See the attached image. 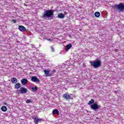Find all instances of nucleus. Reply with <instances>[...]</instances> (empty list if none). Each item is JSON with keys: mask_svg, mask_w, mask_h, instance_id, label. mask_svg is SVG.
Returning <instances> with one entry per match:
<instances>
[{"mask_svg": "<svg viewBox=\"0 0 124 124\" xmlns=\"http://www.w3.org/2000/svg\"><path fill=\"white\" fill-rule=\"evenodd\" d=\"M54 12L55 11L54 10H44V14L42 16V18L47 20V18H50V19H53L54 18Z\"/></svg>", "mask_w": 124, "mask_h": 124, "instance_id": "obj_1", "label": "nucleus"}, {"mask_svg": "<svg viewBox=\"0 0 124 124\" xmlns=\"http://www.w3.org/2000/svg\"><path fill=\"white\" fill-rule=\"evenodd\" d=\"M90 63H91V65L94 67V68H97L101 65V60L96 59L94 61H90Z\"/></svg>", "mask_w": 124, "mask_h": 124, "instance_id": "obj_2", "label": "nucleus"}, {"mask_svg": "<svg viewBox=\"0 0 124 124\" xmlns=\"http://www.w3.org/2000/svg\"><path fill=\"white\" fill-rule=\"evenodd\" d=\"M113 7L115 9L119 10L120 12H123L124 10V4L123 3H120L118 5L114 4Z\"/></svg>", "mask_w": 124, "mask_h": 124, "instance_id": "obj_3", "label": "nucleus"}, {"mask_svg": "<svg viewBox=\"0 0 124 124\" xmlns=\"http://www.w3.org/2000/svg\"><path fill=\"white\" fill-rule=\"evenodd\" d=\"M32 119H33L35 124H38L39 123H42V122H44V120L41 118H38L37 117H32Z\"/></svg>", "mask_w": 124, "mask_h": 124, "instance_id": "obj_4", "label": "nucleus"}, {"mask_svg": "<svg viewBox=\"0 0 124 124\" xmlns=\"http://www.w3.org/2000/svg\"><path fill=\"white\" fill-rule=\"evenodd\" d=\"M90 107L92 110L95 111V110H97L99 108H100V106L97 105L96 103H94L90 106Z\"/></svg>", "mask_w": 124, "mask_h": 124, "instance_id": "obj_5", "label": "nucleus"}, {"mask_svg": "<svg viewBox=\"0 0 124 124\" xmlns=\"http://www.w3.org/2000/svg\"><path fill=\"white\" fill-rule=\"evenodd\" d=\"M32 82H34V83H37L39 84L40 83V80L36 76H32L31 79Z\"/></svg>", "mask_w": 124, "mask_h": 124, "instance_id": "obj_6", "label": "nucleus"}, {"mask_svg": "<svg viewBox=\"0 0 124 124\" xmlns=\"http://www.w3.org/2000/svg\"><path fill=\"white\" fill-rule=\"evenodd\" d=\"M63 97L66 100H68V99H71V97L70 96V95L67 94V93L64 94L63 95Z\"/></svg>", "mask_w": 124, "mask_h": 124, "instance_id": "obj_7", "label": "nucleus"}, {"mask_svg": "<svg viewBox=\"0 0 124 124\" xmlns=\"http://www.w3.org/2000/svg\"><path fill=\"white\" fill-rule=\"evenodd\" d=\"M28 92V89L27 88H25L24 87H21L20 88V93H27Z\"/></svg>", "mask_w": 124, "mask_h": 124, "instance_id": "obj_8", "label": "nucleus"}, {"mask_svg": "<svg viewBox=\"0 0 124 124\" xmlns=\"http://www.w3.org/2000/svg\"><path fill=\"white\" fill-rule=\"evenodd\" d=\"M18 30H19L20 31H22V32H24V31H26V28L22 25H20L18 27Z\"/></svg>", "mask_w": 124, "mask_h": 124, "instance_id": "obj_9", "label": "nucleus"}, {"mask_svg": "<svg viewBox=\"0 0 124 124\" xmlns=\"http://www.w3.org/2000/svg\"><path fill=\"white\" fill-rule=\"evenodd\" d=\"M21 84H22V85H27L28 84V79H27V78H23L21 81Z\"/></svg>", "mask_w": 124, "mask_h": 124, "instance_id": "obj_10", "label": "nucleus"}, {"mask_svg": "<svg viewBox=\"0 0 124 124\" xmlns=\"http://www.w3.org/2000/svg\"><path fill=\"white\" fill-rule=\"evenodd\" d=\"M11 81L13 84H16L17 82H18V80L16 78H12Z\"/></svg>", "mask_w": 124, "mask_h": 124, "instance_id": "obj_11", "label": "nucleus"}, {"mask_svg": "<svg viewBox=\"0 0 124 124\" xmlns=\"http://www.w3.org/2000/svg\"><path fill=\"white\" fill-rule=\"evenodd\" d=\"M52 114L53 115H59V114H60V111H59V110L57 109H54L53 111H52Z\"/></svg>", "mask_w": 124, "mask_h": 124, "instance_id": "obj_12", "label": "nucleus"}, {"mask_svg": "<svg viewBox=\"0 0 124 124\" xmlns=\"http://www.w3.org/2000/svg\"><path fill=\"white\" fill-rule=\"evenodd\" d=\"M71 47H72V45H71V44H68L66 46V48H65L66 52H67L68 50H69V49L71 48Z\"/></svg>", "mask_w": 124, "mask_h": 124, "instance_id": "obj_13", "label": "nucleus"}, {"mask_svg": "<svg viewBox=\"0 0 124 124\" xmlns=\"http://www.w3.org/2000/svg\"><path fill=\"white\" fill-rule=\"evenodd\" d=\"M20 88H21V84L19 83L16 84L15 85V89L18 90V89H20Z\"/></svg>", "mask_w": 124, "mask_h": 124, "instance_id": "obj_14", "label": "nucleus"}, {"mask_svg": "<svg viewBox=\"0 0 124 124\" xmlns=\"http://www.w3.org/2000/svg\"><path fill=\"white\" fill-rule=\"evenodd\" d=\"M1 110L2 112H6V111H7V107L4 106H2L1 108Z\"/></svg>", "mask_w": 124, "mask_h": 124, "instance_id": "obj_15", "label": "nucleus"}, {"mask_svg": "<svg viewBox=\"0 0 124 124\" xmlns=\"http://www.w3.org/2000/svg\"><path fill=\"white\" fill-rule=\"evenodd\" d=\"M58 16L60 19H63L64 18V15L62 13L59 14Z\"/></svg>", "mask_w": 124, "mask_h": 124, "instance_id": "obj_16", "label": "nucleus"}, {"mask_svg": "<svg viewBox=\"0 0 124 124\" xmlns=\"http://www.w3.org/2000/svg\"><path fill=\"white\" fill-rule=\"evenodd\" d=\"M93 104H94V100L92 99L88 103V105H92V104L93 105Z\"/></svg>", "mask_w": 124, "mask_h": 124, "instance_id": "obj_17", "label": "nucleus"}, {"mask_svg": "<svg viewBox=\"0 0 124 124\" xmlns=\"http://www.w3.org/2000/svg\"><path fill=\"white\" fill-rule=\"evenodd\" d=\"M31 89L32 91H33V92H37L38 91V88H37V86L32 87Z\"/></svg>", "mask_w": 124, "mask_h": 124, "instance_id": "obj_18", "label": "nucleus"}, {"mask_svg": "<svg viewBox=\"0 0 124 124\" xmlns=\"http://www.w3.org/2000/svg\"><path fill=\"white\" fill-rule=\"evenodd\" d=\"M94 15L95 17H97V18H98V17L100 16V13H99V12H96L95 13Z\"/></svg>", "mask_w": 124, "mask_h": 124, "instance_id": "obj_19", "label": "nucleus"}, {"mask_svg": "<svg viewBox=\"0 0 124 124\" xmlns=\"http://www.w3.org/2000/svg\"><path fill=\"white\" fill-rule=\"evenodd\" d=\"M45 74L46 75V76H48V75L50 73V71L44 70Z\"/></svg>", "mask_w": 124, "mask_h": 124, "instance_id": "obj_20", "label": "nucleus"}, {"mask_svg": "<svg viewBox=\"0 0 124 124\" xmlns=\"http://www.w3.org/2000/svg\"><path fill=\"white\" fill-rule=\"evenodd\" d=\"M32 101H33L32 100V99H31L27 100L26 102V103H31V102H32Z\"/></svg>", "mask_w": 124, "mask_h": 124, "instance_id": "obj_21", "label": "nucleus"}, {"mask_svg": "<svg viewBox=\"0 0 124 124\" xmlns=\"http://www.w3.org/2000/svg\"><path fill=\"white\" fill-rule=\"evenodd\" d=\"M12 22L14 23V24H16V23H17V21H16V20L13 19H12Z\"/></svg>", "mask_w": 124, "mask_h": 124, "instance_id": "obj_22", "label": "nucleus"}, {"mask_svg": "<svg viewBox=\"0 0 124 124\" xmlns=\"http://www.w3.org/2000/svg\"><path fill=\"white\" fill-rule=\"evenodd\" d=\"M51 49L52 52L55 51V49H54V47H53V46H51Z\"/></svg>", "mask_w": 124, "mask_h": 124, "instance_id": "obj_23", "label": "nucleus"}, {"mask_svg": "<svg viewBox=\"0 0 124 124\" xmlns=\"http://www.w3.org/2000/svg\"><path fill=\"white\" fill-rule=\"evenodd\" d=\"M55 72H56V70L53 69V71H52V73H55Z\"/></svg>", "mask_w": 124, "mask_h": 124, "instance_id": "obj_24", "label": "nucleus"}, {"mask_svg": "<svg viewBox=\"0 0 124 124\" xmlns=\"http://www.w3.org/2000/svg\"><path fill=\"white\" fill-rule=\"evenodd\" d=\"M47 40H48L49 41H52V40L51 39H46Z\"/></svg>", "mask_w": 124, "mask_h": 124, "instance_id": "obj_25", "label": "nucleus"}, {"mask_svg": "<svg viewBox=\"0 0 124 124\" xmlns=\"http://www.w3.org/2000/svg\"><path fill=\"white\" fill-rule=\"evenodd\" d=\"M115 52H118V49H115Z\"/></svg>", "mask_w": 124, "mask_h": 124, "instance_id": "obj_26", "label": "nucleus"}, {"mask_svg": "<svg viewBox=\"0 0 124 124\" xmlns=\"http://www.w3.org/2000/svg\"><path fill=\"white\" fill-rule=\"evenodd\" d=\"M4 105H6V103L4 102Z\"/></svg>", "mask_w": 124, "mask_h": 124, "instance_id": "obj_27", "label": "nucleus"}]
</instances>
